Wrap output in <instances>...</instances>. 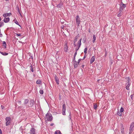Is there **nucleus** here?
Masks as SVG:
<instances>
[{
	"label": "nucleus",
	"mask_w": 134,
	"mask_h": 134,
	"mask_svg": "<svg viewBox=\"0 0 134 134\" xmlns=\"http://www.w3.org/2000/svg\"><path fill=\"white\" fill-rule=\"evenodd\" d=\"M117 113L118 115L119 116H121L122 115V113L120 111V112L118 111Z\"/></svg>",
	"instance_id": "obj_24"
},
{
	"label": "nucleus",
	"mask_w": 134,
	"mask_h": 134,
	"mask_svg": "<svg viewBox=\"0 0 134 134\" xmlns=\"http://www.w3.org/2000/svg\"><path fill=\"white\" fill-rule=\"evenodd\" d=\"M94 108V109L96 110L97 108V104H95L93 105Z\"/></svg>",
	"instance_id": "obj_21"
},
{
	"label": "nucleus",
	"mask_w": 134,
	"mask_h": 134,
	"mask_svg": "<svg viewBox=\"0 0 134 134\" xmlns=\"http://www.w3.org/2000/svg\"><path fill=\"white\" fill-rule=\"evenodd\" d=\"M39 92L41 94H43V91L42 90H40Z\"/></svg>",
	"instance_id": "obj_27"
},
{
	"label": "nucleus",
	"mask_w": 134,
	"mask_h": 134,
	"mask_svg": "<svg viewBox=\"0 0 134 134\" xmlns=\"http://www.w3.org/2000/svg\"><path fill=\"white\" fill-rule=\"evenodd\" d=\"M78 37H79V36H76L75 37V39H74V43H75L76 42V41H77V39L78 38Z\"/></svg>",
	"instance_id": "obj_20"
},
{
	"label": "nucleus",
	"mask_w": 134,
	"mask_h": 134,
	"mask_svg": "<svg viewBox=\"0 0 134 134\" xmlns=\"http://www.w3.org/2000/svg\"><path fill=\"white\" fill-rule=\"evenodd\" d=\"M66 110V106L65 104H64L63 106L62 114L63 115H65V111Z\"/></svg>",
	"instance_id": "obj_6"
},
{
	"label": "nucleus",
	"mask_w": 134,
	"mask_h": 134,
	"mask_svg": "<svg viewBox=\"0 0 134 134\" xmlns=\"http://www.w3.org/2000/svg\"><path fill=\"white\" fill-rule=\"evenodd\" d=\"M122 13L121 12H120L118 14L117 16L119 17H120L122 15Z\"/></svg>",
	"instance_id": "obj_25"
},
{
	"label": "nucleus",
	"mask_w": 134,
	"mask_h": 134,
	"mask_svg": "<svg viewBox=\"0 0 134 134\" xmlns=\"http://www.w3.org/2000/svg\"><path fill=\"white\" fill-rule=\"evenodd\" d=\"M1 20H2L1 18H0V21H1Z\"/></svg>",
	"instance_id": "obj_39"
},
{
	"label": "nucleus",
	"mask_w": 134,
	"mask_h": 134,
	"mask_svg": "<svg viewBox=\"0 0 134 134\" xmlns=\"http://www.w3.org/2000/svg\"><path fill=\"white\" fill-rule=\"evenodd\" d=\"M82 39H80L78 41V46L79 47V48L80 47V46L81 44V40Z\"/></svg>",
	"instance_id": "obj_15"
},
{
	"label": "nucleus",
	"mask_w": 134,
	"mask_h": 134,
	"mask_svg": "<svg viewBox=\"0 0 134 134\" xmlns=\"http://www.w3.org/2000/svg\"><path fill=\"white\" fill-rule=\"evenodd\" d=\"M4 25V23L2 21L0 22V27H1L2 26Z\"/></svg>",
	"instance_id": "obj_26"
},
{
	"label": "nucleus",
	"mask_w": 134,
	"mask_h": 134,
	"mask_svg": "<svg viewBox=\"0 0 134 134\" xmlns=\"http://www.w3.org/2000/svg\"><path fill=\"white\" fill-rule=\"evenodd\" d=\"M55 134H61V133L59 130H57L55 132Z\"/></svg>",
	"instance_id": "obj_19"
},
{
	"label": "nucleus",
	"mask_w": 134,
	"mask_h": 134,
	"mask_svg": "<svg viewBox=\"0 0 134 134\" xmlns=\"http://www.w3.org/2000/svg\"><path fill=\"white\" fill-rule=\"evenodd\" d=\"M30 133L31 134H36L35 129L34 128H31L30 131Z\"/></svg>",
	"instance_id": "obj_8"
},
{
	"label": "nucleus",
	"mask_w": 134,
	"mask_h": 134,
	"mask_svg": "<svg viewBox=\"0 0 134 134\" xmlns=\"http://www.w3.org/2000/svg\"><path fill=\"white\" fill-rule=\"evenodd\" d=\"M2 34H0V36L1 37H2Z\"/></svg>",
	"instance_id": "obj_38"
},
{
	"label": "nucleus",
	"mask_w": 134,
	"mask_h": 134,
	"mask_svg": "<svg viewBox=\"0 0 134 134\" xmlns=\"http://www.w3.org/2000/svg\"><path fill=\"white\" fill-rule=\"evenodd\" d=\"M120 130L122 134H124V128L123 125L122 124H120Z\"/></svg>",
	"instance_id": "obj_7"
},
{
	"label": "nucleus",
	"mask_w": 134,
	"mask_h": 134,
	"mask_svg": "<svg viewBox=\"0 0 134 134\" xmlns=\"http://www.w3.org/2000/svg\"><path fill=\"white\" fill-rule=\"evenodd\" d=\"M81 60H82V59H79L78 60V62H77V63H78V64H79V63H80V62L81 61Z\"/></svg>",
	"instance_id": "obj_32"
},
{
	"label": "nucleus",
	"mask_w": 134,
	"mask_h": 134,
	"mask_svg": "<svg viewBox=\"0 0 134 134\" xmlns=\"http://www.w3.org/2000/svg\"><path fill=\"white\" fill-rule=\"evenodd\" d=\"M36 83L37 84H40L41 83V81L40 80H38L37 81Z\"/></svg>",
	"instance_id": "obj_18"
},
{
	"label": "nucleus",
	"mask_w": 134,
	"mask_h": 134,
	"mask_svg": "<svg viewBox=\"0 0 134 134\" xmlns=\"http://www.w3.org/2000/svg\"><path fill=\"white\" fill-rule=\"evenodd\" d=\"M3 46L4 48H5L6 47V44L5 42L3 41Z\"/></svg>",
	"instance_id": "obj_17"
},
{
	"label": "nucleus",
	"mask_w": 134,
	"mask_h": 134,
	"mask_svg": "<svg viewBox=\"0 0 134 134\" xmlns=\"http://www.w3.org/2000/svg\"><path fill=\"white\" fill-rule=\"evenodd\" d=\"M127 80V82L128 83V84L127 85L126 87V88L127 90H129V87L130 86V83H131V81L130 77H127L126 79Z\"/></svg>",
	"instance_id": "obj_4"
},
{
	"label": "nucleus",
	"mask_w": 134,
	"mask_h": 134,
	"mask_svg": "<svg viewBox=\"0 0 134 134\" xmlns=\"http://www.w3.org/2000/svg\"><path fill=\"white\" fill-rule=\"evenodd\" d=\"M46 119L48 121H51L53 120V117L52 115L50 113H47L46 115Z\"/></svg>",
	"instance_id": "obj_1"
},
{
	"label": "nucleus",
	"mask_w": 134,
	"mask_h": 134,
	"mask_svg": "<svg viewBox=\"0 0 134 134\" xmlns=\"http://www.w3.org/2000/svg\"><path fill=\"white\" fill-rule=\"evenodd\" d=\"M87 48H86L85 49L84 52L85 54H87Z\"/></svg>",
	"instance_id": "obj_23"
},
{
	"label": "nucleus",
	"mask_w": 134,
	"mask_h": 134,
	"mask_svg": "<svg viewBox=\"0 0 134 134\" xmlns=\"http://www.w3.org/2000/svg\"><path fill=\"white\" fill-rule=\"evenodd\" d=\"M15 21V24L17 25H19V23L18 22V21L16 20H14Z\"/></svg>",
	"instance_id": "obj_31"
},
{
	"label": "nucleus",
	"mask_w": 134,
	"mask_h": 134,
	"mask_svg": "<svg viewBox=\"0 0 134 134\" xmlns=\"http://www.w3.org/2000/svg\"><path fill=\"white\" fill-rule=\"evenodd\" d=\"M85 58V57H84V58Z\"/></svg>",
	"instance_id": "obj_42"
},
{
	"label": "nucleus",
	"mask_w": 134,
	"mask_h": 134,
	"mask_svg": "<svg viewBox=\"0 0 134 134\" xmlns=\"http://www.w3.org/2000/svg\"><path fill=\"white\" fill-rule=\"evenodd\" d=\"M93 42L94 43L95 42V41L96 40V37L94 35L93 36Z\"/></svg>",
	"instance_id": "obj_22"
},
{
	"label": "nucleus",
	"mask_w": 134,
	"mask_h": 134,
	"mask_svg": "<svg viewBox=\"0 0 134 134\" xmlns=\"http://www.w3.org/2000/svg\"><path fill=\"white\" fill-rule=\"evenodd\" d=\"M99 80H98V81H99Z\"/></svg>",
	"instance_id": "obj_41"
},
{
	"label": "nucleus",
	"mask_w": 134,
	"mask_h": 134,
	"mask_svg": "<svg viewBox=\"0 0 134 134\" xmlns=\"http://www.w3.org/2000/svg\"><path fill=\"white\" fill-rule=\"evenodd\" d=\"M0 134H2V131L1 129H0Z\"/></svg>",
	"instance_id": "obj_36"
},
{
	"label": "nucleus",
	"mask_w": 134,
	"mask_h": 134,
	"mask_svg": "<svg viewBox=\"0 0 134 134\" xmlns=\"http://www.w3.org/2000/svg\"><path fill=\"white\" fill-rule=\"evenodd\" d=\"M55 81L56 82V83L58 85L59 84V80L58 79V77L56 75H55Z\"/></svg>",
	"instance_id": "obj_13"
},
{
	"label": "nucleus",
	"mask_w": 134,
	"mask_h": 134,
	"mask_svg": "<svg viewBox=\"0 0 134 134\" xmlns=\"http://www.w3.org/2000/svg\"><path fill=\"white\" fill-rule=\"evenodd\" d=\"M10 19L9 18H4V21L5 23L8 22L9 20Z\"/></svg>",
	"instance_id": "obj_11"
},
{
	"label": "nucleus",
	"mask_w": 134,
	"mask_h": 134,
	"mask_svg": "<svg viewBox=\"0 0 134 134\" xmlns=\"http://www.w3.org/2000/svg\"><path fill=\"white\" fill-rule=\"evenodd\" d=\"M68 47L67 45V44H66L64 46V50L65 52H67L68 50Z\"/></svg>",
	"instance_id": "obj_12"
},
{
	"label": "nucleus",
	"mask_w": 134,
	"mask_h": 134,
	"mask_svg": "<svg viewBox=\"0 0 134 134\" xmlns=\"http://www.w3.org/2000/svg\"><path fill=\"white\" fill-rule=\"evenodd\" d=\"M77 54V52H76L74 53V58H75V56Z\"/></svg>",
	"instance_id": "obj_34"
},
{
	"label": "nucleus",
	"mask_w": 134,
	"mask_h": 134,
	"mask_svg": "<svg viewBox=\"0 0 134 134\" xmlns=\"http://www.w3.org/2000/svg\"><path fill=\"white\" fill-rule=\"evenodd\" d=\"M16 35L17 36H21V35L20 34H16Z\"/></svg>",
	"instance_id": "obj_35"
},
{
	"label": "nucleus",
	"mask_w": 134,
	"mask_h": 134,
	"mask_svg": "<svg viewBox=\"0 0 134 134\" xmlns=\"http://www.w3.org/2000/svg\"><path fill=\"white\" fill-rule=\"evenodd\" d=\"M75 21L77 25V26H79L80 24L81 23V20L79 16L78 15H77L76 17Z\"/></svg>",
	"instance_id": "obj_2"
},
{
	"label": "nucleus",
	"mask_w": 134,
	"mask_h": 134,
	"mask_svg": "<svg viewBox=\"0 0 134 134\" xmlns=\"http://www.w3.org/2000/svg\"><path fill=\"white\" fill-rule=\"evenodd\" d=\"M122 7L124 8L126 7V5L125 4H123Z\"/></svg>",
	"instance_id": "obj_33"
},
{
	"label": "nucleus",
	"mask_w": 134,
	"mask_h": 134,
	"mask_svg": "<svg viewBox=\"0 0 134 134\" xmlns=\"http://www.w3.org/2000/svg\"><path fill=\"white\" fill-rule=\"evenodd\" d=\"M5 120L6 121V125L7 126L9 125L11 123V119L10 117H8L6 118Z\"/></svg>",
	"instance_id": "obj_3"
},
{
	"label": "nucleus",
	"mask_w": 134,
	"mask_h": 134,
	"mask_svg": "<svg viewBox=\"0 0 134 134\" xmlns=\"http://www.w3.org/2000/svg\"><path fill=\"white\" fill-rule=\"evenodd\" d=\"M28 100L27 99H26L25 100V101H24V104H27L28 102Z\"/></svg>",
	"instance_id": "obj_28"
},
{
	"label": "nucleus",
	"mask_w": 134,
	"mask_h": 134,
	"mask_svg": "<svg viewBox=\"0 0 134 134\" xmlns=\"http://www.w3.org/2000/svg\"><path fill=\"white\" fill-rule=\"evenodd\" d=\"M31 68L30 69V70L32 72L34 71V69L32 67V66H30Z\"/></svg>",
	"instance_id": "obj_30"
},
{
	"label": "nucleus",
	"mask_w": 134,
	"mask_h": 134,
	"mask_svg": "<svg viewBox=\"0 0 134 134\" xmlns=\"http://www.w3.org/2000/svg\"><path fill=\"white\" fill-rule=\"evenodd\" d=\"M134 127V122H132L130 126V127L129 134H131L132 132V130Z\"/></svg>",
	"instance_id": "obj_5"
},
{
	"label": "nucleus",
	"mask_w": 134,
	"mask_h": 134,
	"mask_svg": "<svg viewBox=\"0 0 134 134\" xmlns=\"http://www.w3.org/2000/svg\"><path fill=\"white\" fill-rule=\"evenodd\" d=\"M0 53L3 55H8V53L5 52H2L1 51H0Z\"/></svg>",
	"instance_id": "obj_16"
},
{
	"label": "nucleus",
	"mask_w": 134,
	"mask_h": 134,
	"mask_svg": "<svg viewBox=\"0 0 134 134\" xmlns=\"http://www.w3.org/2000/svg\"><path fill=\"white\" fill-rule=\"evenodd\" d=\"M79 65L78 63H77L76 61L74 62V65L75 68H77L78 66V65Z\"/></svg>",
	"instance_id": "obj_14"
},
{
	"label": "nucleus",
	"mask_w": 134,
	"mask_h": 134,
	"mask_svg": "<svg viewBox=\"0 0 134 134\" xmlns=\"http://www.w3.org/2000/svg\"><path fill=\"white\" fill-rule=\"evenodd\" d=\"M11 15V13H6L4 14L3 15V16L4 17H6L8 16H9Z\"/></svg>",
	"instance_id": "obj_9"
},
{
	"label": "nucleus",
	"mask_w": 134,
	"mask_h": 134,
	"mask_svg": "<svg viewBox=\"0 0 134 134\" xmlns=\"http://www.w3.org/2000/svg\"><path fill=\"white\" fill-rule=\"evenodd\" d=\"M95 58L94 56H92L90 60V63L92 64L95 60Z\"/></svg>",
	"instance_id": "obj_10"
},
{
	"label": "nucleus",
	"mask_w": 134,
	"mask_h": 134,
	"mask_svg": "<svg viewBox=\"0 0 134 134\" xmlns=\"http://www.w3.org/2000/svg\"><path fill=\"white\" fill-rule=\"evenodd\" d=\"M9 0H5V1H9Z\"/></svg>",
	"instance_id": "obj_40"
},
{
	"label": "nucleus",
	"mask_w": 134,
	"mask_h": 134,
	"mask_svg": "<svg viewBox=\"0 0 134 134\" xmlns=\"http://www.w3.org/2000/svg\"><path fill=\"white\" fill-rule=\"evenodd\" d=\"M124 111V108L122 107H121V109H120V111L122 113Z\"/></svg>",
	"instance_id": "obj_29"
},
{
	"label": "nucleus",
	"mask_w": 134,
	"mask_h": 134,
	"mask_svg": "<svg viewBox=\"0 0 134 134\" xmlns=\"http://www.w3.org/2000/svg\"><path fill=\"white\" fill-rule=\"evenodd\" d=\"M53 125H54V124L52 123L50 125L52 126H53Z\"/></svg>",
	"instance_id": "obj_37"
}]
</instances>
